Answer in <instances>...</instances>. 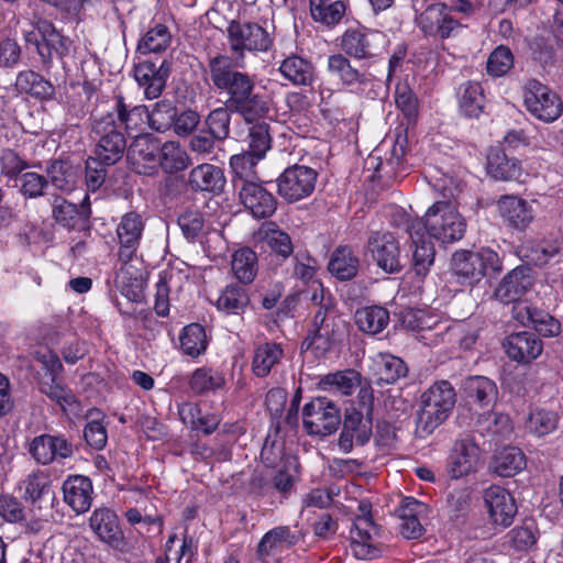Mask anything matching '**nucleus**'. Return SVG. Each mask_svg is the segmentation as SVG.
<instances>
[{
    "label": "nucleus",
    "mask_w": 563,
    "mask_h": 563,
    "mask_svg": "<svg viewBox=\"0 0 563 563\" xmlns=\"http://www.w3.org/2000/svg\"><path fill=\"white\" fill-rule=\"evenodd\" d=\"M382 537L380 528L372 518H356L351 529V550L354 556L360 560L379 558L385 550Z\"/></svg>",
    "instance_id": "obj_12"
},
{
    "label": "nucleus",
    "mask_w": 563,
    "mask_h": 563,
    "mask_svg": "<svg viewBox=\"0 0 563 563\" xmlns=\"http://www.w3.org/2000/svg\"><path fill=\"white\" fill-rule=\"evenodd\" d=\"M52 207V217L55 222L69 230L82 227L88 218V214L80 211L76 203L62 197H56Z\"/></svg>",
    "instance_id": "obj_45"
},
{
    "label": "nucleus",
    "mask_w": 563,
    "mask_h": 563,
    "mask_svg": "<svg viewBox=\"0 0 563 563\" xmlns=\"http://www.w3.org/2000/svg\"><path fill=\"white\" fill-rule=\"evenodd\" d=\"M179 341L181 351L191 357H198L205 353L208 345L205 328L199 323L185 327Z\"/></svg>",
    "instance_id": "obj_52"
},
{
    "label": "nucleus",
    "mask_w": 563,
    "mask_h": 563,
    "mask_svg": "<svg viewBox=\"0 0 563 563\" xmlns=\"http://www.w3.org/2000/svg\"><path fill=\"white\" fill-rule=\"evenodd\" d=\"M485 505L492 522L503 528L509 527L517 514L515 498L505 488L492 485L484 493Z\"/></svg>",
    "instance_id": "obj_20"
},
{
    "label": "nucleus",
    "mask_w": 563,
    "mask_h": 563,
    "mask_svg": "<svg viewBox=\"0 0 563 563\" xmlns=\"http://www.w3.org/2000/svg\"><path fill=\"white\" fill-rule=\"evenodd\" d=\"M526 466V456L520 449L507 446L500 450L490 463L494 473L501 477H511Z\"/></svg>",
    "instance_id": "obj_39"
},
{
    "label": "nucleus",
    "mask_w": 563,
    "mask_h": 563,
    "mask_svg": "<svg viewBox=\"0 0 563 563\" xmlns=\"http://www.w3.org/2000/svg\"><path fill=\"white\" fill-rule=\"evenodd\" d=\"M208 70L213 87L225 92L224 106L216 108L206 118L209 133L223 141L230 134L231 114L240 115L245 123L267 119L272 101L265 93L256 91L255 76L234 69L233 60L225 54L208 59Z\"/></svg>",
    "instance_id": "obj_1"
},
{
    "label": "nucleus",
    "mask_w": 563,
    "mask_h": 563,
    "mask_svg": "<svg viewBox=\"0 0 563 563\" xmlns=\"http://www.w3.org/2000/svg\"><path fill=\"white\" fill-rule=\"evenodd\" d=\"M279 74L298 87H311L316 79V67L313 63L298 54H291L284 58L278 67Z\"/></svg>",
    "instance_id": "obj_28"
},
{
    "label": "nucleus",
    "mask_w": 563,
    "mask_h": 563,
    "mask_svg": "<svg viewBox=\"0 0 563 563\" xmlns=\"http://www.w3.org/2000/svg\"><path fill=\"white\" fill-rule=\"evenodd\" d=\"M26 45H33L45 67H51L54 55L60 59L68 55L71 41L64 36L52 22L40 20L23 32Z\"/></svg>",
    "instance_id": "obj_6"
},
{
    "label": "nucleus",
    "mask_w": 563,
    "mask_h": 563,
    "mask_svg": "<svg viewBox=\"0 0 563 563\" xmlns=\"http://www.w3.org/2000/svg\"><path fill=\"white\" fill-rule=\"evenodd\" d=\"M175 115L176 107L170 101L161 100L150 111L148 124L152 129L162 133L173 128Z\"/></svg>",
    "instance_id": "obj_62"
},
{
    "label": "nucleus",
    "mask_w": 563,
    "mask_h": 563,
    "mask_svg": "<svg viewBox=\"0 0 563 563\" xmlns=\"http://www.w3.org/2000/svg\"><path fill=\"white\" fill-rule=\"evenodd\" d=\"M261 241L272 251V253L287 258L292 254L294 245L290 235L280 230L275 223H267L260 229Z\"/></svg>",
    "instance_id": "obj_44"
},
{
    "label": "nucleus",
    "mask_w": 563,
    "mask_h": 563,
    "mask_svg": "<svg viewBox=\"0 0 563 563\" xmlns=\"http://www.w3.org/2000/svg\"><path fill=\"white\" fill-rule=\"evenodd\" d=\"M420 221L422 231L426 230L431 238L442 243H454L461 240L466 230L464 218L448 201L433 203Z\"/></svg>",
    "instance_id": "obj_3"
},
{
    "label": "nucleus",
    "mask_w": 563,
    "mask_h": 563,
    "mask_svg": "<svg viewBox=\"0 0 563 563\" xmlns=\"http://www.w3.org/2000/svg\"><path fill=\"white\" fill-rule=\"evenodd\" d=\"M514 66V56L511 51L506 46L495 48L487 60V73L494 77L506 75Z\"/></svg>",
    "instance_id": "obj_64"
},
{
    "label": "nucleus",
    "mask_w": 563,
    "mask_h": 563,
    "mask_svg": "<svg viewBox=\"0 0 563 563\" xmlns=\"http://www.w3.org/2000/svg\"><path fill=\"white\" fill-rule=\"evenodd\" d=\"M372 435V417L364 416V413L355 408L345 410L343 419V429L340 434L338 445L339 448L349 453L352 451L354 444L364 445L368 442Z\"/></svg>",
    "instance_id": "obj_19"
},
{
    "label": "nucleus",
    "mask_w": 563,
    "mask_h": 563,
    "mask_svg": "<svg viewBox=\"0 0 563 563\" xmlns=\"http://www.w3.org/2000/svg\"><path fill=\"white\" fill-rule=\"evenodd\" d=\"M317 172L305 165H292L277 178V192L288 202H297L309 197L316 187Z\"/></svg>",
    "instance_id": "obj_10"
},
{
    "label": "nucleus",
    "mask_w": 563,
    "mask_h": 563,
    "mask_svg": "<svg viewBox=\"0 0 563 563\" xmlns=\"http://www.w3.org/2000/svg\"><path fill=\"white\" fill-rule=\"evenodd\" d=\"M265 120L266 119H262L257 122L251 123L252 126L249 132V152L261 159L264 158L266 152L271 148L272 142L269 125Z\"/></svg>",
    "instance_id": "obj_61"
},
{
    "label": "nucleus",
    "mask_w": 563,
    "mask_h": 563,
    "mask_svg": "<svg viewBox=\"0 0 563 563\" xmlns=\"http://www.w3.org/2000/svg\"><path fill=\"white\" fill-rule=\"evenodd\" d=\"M64 501L76 512L85 514L92 505V483L84 475H70L63 483Z\"/></svg>",
    "instance_id": "obj_27"
},
{
    "label": "nucleus",
    "mask_w": 563,
    "mask_h": 563,
    "mask_svg": "<svg viewBox=\"0 0 563 563\" xmlns=\"http://www.w3.org/2000/svg\"><path fill=\"white\" fill-rule=\"evenodd\" d=\"M407 231L415 245L413 269L417 275L423 277L434 262L435 251L433 243L424 238L421 221H412L408 225Z\"/></svg>",
    "instance_id": "obj_30"
},
{
    "label": "nucleus",
    "mask_w": 563,
    "mask_h": 563,
    "mask_svg": "<svg viewBox=\"0 0 563 563\" xmlns=\"http://www.w3.org/2000/svg\"><path fill=\"white\" fill-rule=\"evenodd\" d=\"M227 184L222 168L203 163L194 167L188 175V185L195 191H207L220 195Z\"/></svg>",
    "instance_id": "obj_29"
},
{
    "label": "nucleus",
    "mask_w": 563,
    "mask_h": 563,
    "mask_svg": "<svg viewBox=\"0 0 563 563\" xmlns=\"http://www.w3.org/2000/svg\"><path fill=\"white\" fill-rule=\"evenodd\" d=\"M51 481L44 471H34L30 473L21 483L20 489L23 490L24 500L32 504L41 500L49 493Z\"/></svg>",
    "instance_id": "obj_56"
},
{
    "label": "nucleus",
    "mask_w": 563,
    "mask_h": 563,
    "mask_svg": "<svg viewBox=\"0 0 563 563\" xmlns=\"http://www.w3.org/2000/svg\"><path fill=\"white\" fill-rule=\"evenodd\" d=\"M189 386L197 395L216 393L225 386V377L221 372L211 367H200L192 373Z\"/></svg>",
    "instance_id": "obj_48"
},
{
    "label": "nucleus",
    "mask_w": 563,
    "mask_h": 563,
    "mask_svg": "<svg viewBox=\"0 0 563 563\" xmlns=\"http://www.w3.org/2000/svg\"><path fill=\"white\" fill-rule=\"evenodd\" d=\"M361 384V375L354 369L338 371L321 377L319 386L323 390L350 396Z\"/></svg>",
    "instance_id": "obj_41"
},
{
    "label": "nucleus",
    "mask_w": 563,
    "mask_h": 563,
    "mask_svg": "<svg viewBox=\"0 0 563 563\" xmlns=\"http://www.w3.org/2000/svg\"><path fill=\"white\" fill-rule=\"evenodd\" d=\"M340 320L333 310L318 309L313 317V332L303 344L311 347L318 355H323L332 347L340 335Z\"/></svg>",
    "instance_id": "obj_15"
},
{
    "label": "nucleus",
    "mask_w": 563,
    "mask_h": 563,
    "mask_svg": "<svg viewBox=\"0 0 563 563\" xmlns=\"http://www.w3.org/2000/svg\"><path fill=\"white\" fill-rule=\"evenodd\" d=\"M250 302L246 289L239 284L228 285L217 300L219 310L227 313L240 314Z\"/></svg>",
    "instance_id": "obj_51"
},
{
    "label": "nucleus",
    "mask_w": 563,
    "mask_h": 563,
    "mask_svg": "<svg viewBox=\"0 0 563 563\" xmlns=\"http://www.w3.org/2000/svg\"><path fill=\"white\" fill-rule=\"evenodd\" d=\"M558 423L559 416L556 412L536 409L529 413L526 420V429L537 437H543L556 430Z\"/></svg>",
    "instance_id": "obj_59"
},
{
    "label": "nucleus",
    "mask_w": 563,
    "mask_h": 563,
    "mask_svg": "<svg viewBox=\"0 0 563 563\" xmlns=\"http://www.w3.org/2000/svg\"><path fill=\"white\" fill-rule=\"evenodd\" d=\"M228 43L234 57L233 67L242 66L245 52H267L273 38L260 24L254 22L231 21L227 27Z\"/></svg>",
    "instance_id": "obj_5"
},
{
    "label": "nucleus",
    "mask_w": 563,
    "mask_h": 563,
    "mask_svg": "<svg viewBox=\"0 0 563 563\" xmlns=\"http://www.w3.org/2000/svg\"><path fill=\"white\" fill-rule=\"evenodd\" d=\"M487 173L496 180H518L522 168L518 159L508 157L500 148H493L487 155Z\"/></svg>",
    "instance_id": "obj_33"
},
{
    "label": "nucleus",
    "mask_w": 563,
    "mask_h": 563,
    "mask_svg": "<svg viewBox=\"0 0 563 563\" xmlns=\"http://www.w3.org/2000/svg\"><path fill=\"white\" fill-rule=\"evenodd\" d=\"M456 402V394L448 380L431 385L421 395V407L417 418V431L431 434L451 415Z\"/></svg>",
    "instance_id": "obj_2"
},
{
    "label": "nucleus",
    "mask_w": 563,
    "mask_h": 563,
    "mask_svg": "<svg viewBox=\"0 0 563 563\" xmlns=\"http://www.w3.org/2000/svg\"><path fill=\"white\" fill-rule=\"evenodd\" d=\"M395 103L408 125H413L419 117V101L407 82H398L395 89Z\"/></svg>",
    "instance_id": "obj_54"
},
{
    "label": "nucleus",
    "mask_w": 563,
    "mask_h": 563,
    "mask_svg": "<svg viewBox=\"0 0 563 563\" xmlns=\"http://www.w3.org/2000/svg\"><path fill=\"white\" fill-rule=\"evenodd\" d=\"M114 111L126 131L141 130L146 122L148 123L150 111L145 106L131 107L122 96L115 98Z\"/></svg>",
    "instance_id": "obj_47"
},
{
    "label": "nucleus",
    "mask_w": 563,
    "mask_h": 563,
    "mask_svg": "<svg viewBox=\"0 0 563 563\" xmlns=\"http://www.w3.org/2000/svg\"><path fill=\"white\" fill-rule=\"evenodd\" d=\"M452 268L457 276L464 278L470 284L483 278L477 252L465 250L455 252L452 257Z\"/></svg>",
    "instance_id": "obj_49"
},
{
    "label": "nucleus",
    "mask_w": 563,
    "mask_h": 563,
    "mask_svg": "<svg viewBox=\"0 0 563 563\" xmlns=\"http://www.w3.org/2000/svg\"><path fill=\"white\" fill-rule=\"evenodd\" d=\"M14 87L20 93L30 95L36 99H52L55 88L51 81L34 70L26 69L18 74Z\"/></svg>",
    "instance_id": "obj_35"
},
{
    "label": "nucleus",
    "mask_w": 563,
    "mask_h": 563,
    "mask_svg": "<svg viewBox=\"0 0 563 563\" xmlns=\"http://www.w3.org/2000/svg\"><path fill=\"white\" fill-rule=\"evenodd\" d=\"M298 541V537L291 533L289 527L279 526L267 531L257 545V558L262 562L271 556L276 550L284 547L291 548Z\"/></svg>",
    "instance_id": "obj_36"
},
{
    "label": "nucleus",
    "mask_w": 563,
    "mask_h": 563,
    "mask_svg": "<svg viewBox=\"0 0 563 563\" xmlns=\"http://www.w3.org/2000/svg\"><path fill=\"white\" fill-rule=\"evenodd\" d=\"M522 98L526 110L544 123L556 121L563 113L561 97L538 79L529 78L525 81Z\"/></svg>",
    "instance_id": "obj_7"
},
{
    "label": "nucleus",
    "mask_w": 563,
    "mask_h": 563,
    "mask_svg": "<svg viewBox=\"0 0 563 563\" xmlns=\"http://www.w3.org/2000/svg\"><path fill=\"white\" fill-rule=\"evenodd\" d=\"M497 209L504 222L515 230H526L534 219L530 203L517 196H501Z\"/></svg>",
    "instance_id": "obj_25"
},
{
    "label": "nucleus",
    "mask_w": 563,
    "mask_h": 563,
    "mask_svg": "<svg viewBox=\"0 0 563 563\" xmlns=\"http://www.w3.org/2000/svg\"><path fill=\"white\" fill-rule=\"evenodd\" d=\"M29 453L37 464L49 465L73 456V444L62 435L40 434L29 443Z\"/></svg>",
    "instance_id": "obj_18"
},
{
    "label": "nucleus",
    "mask_w": 563,
    "mask_h": 563,
    "mask_svg": "<svg viewBox=\"0 0 563 563\" xmlns=\"http://www.w3.org/2000/svg\"><path fill=\"white\" fill-rule=\"evenodd\" d=\"M418 27L427 36H438L442 40L454 35L462 24L452 15V9L444 3L428 5L417 18Z\"/></svg>",
    "instance_id": "obj_14"
},
{
    "label": "nucleus",
    "mask_w": 563,
    "mask_h": 563,
    "mask_svg": "<svg viewBox=\"0 0 563 563\" xmlns=\"http://www.w3.org/2000/svg\"><path fill=\"white\" fill-rule=\"evenodd\" d=\"M365 251L385 273L395 274L402 269L400 243L391 232H371Z\"/></svg>",
    "instance_id": "obj_11"
},
{
    "label": "nucleus",
    "mask_w": 563,
    "mask_h": 563,
    "mask_svg": "<svg viewBox=\"0 0 563 563\" xmlns=\"http://www.w3.org/2000/svg\"><path fill=\"white\" fill-rule=\"evenodd\" d=\"M178 413L185 424L205 434H211L220 423L218 416L212 413L202 415L199 406L192 402L183 404L179 407Z\"/></svg>",
    "instance_id": "obj_40"
},
{
    "label": "nucleus",
    "mask_w": 563,
    "mask_h": 563,
    "mask_svg": "<svg viewBox=\"0 0 563 563\" xmlns=\"http://www.w3.org/2000/svg\"><path fill=\"white\" fill-rule=\"evenodd\" d=\"M235 189L239 202L254 219H267L276 212L277 199L263 181H243Z\"/></svg>",
    "instance_id": "obj_13"
},
{
    "label": "nucleus",
    "mask_w": 563,
    "mask_h": 563,
    "mask_svg": "<svg viewBox=\"0 0 563 563\" xmlns=\"http://www.w3.org/2000/svg\"><path fill=\"white\" fill-rule=\"evenodd\" d=\"M284 351L280 344L266 342L258 345L252 361L253 373L257 377H266L272 368L280 362Z\"/></svg>",
    "instance_id": "obj_43"
},
{
    "label": "nucleus",
    "mask_w": 563,
    "mask_h": 563,
    "mask_svg": "<svg viewBox=\"0 0 563 563\" xmlns=\"http://www.w3.org/2000/svg\"><path fill=\"white\" fill-rule=\"evenodd\" d=\"M91 137L96 142L95 156L103 159L107 165H114L122 158L126 140L113 112L92 115Z\"/></svg>",
    "instance_id": "obj_4"
},
{
    "label": "nucleus",
    "mask_w": 563,
    "mask_h": 563,
    "mask_svg": "<svg viewBox=\"0 0 563 563\" xmlns=\"http://www.w3.org/2000/svg\"><path fill=\"white\" fill-rule=\"evenodd\" d=\"M460 110L465 117L477 118L484 108L485 96L482 86L475 81H467L460 86L457 91Z\"/></svg>",
    "instance_id": "obj_42"
},
{
    "label": "nucleus",
    "mask_w": 563,
    "mask_h": 563,
    "mask_svg": "<svg viewBox=\"0 0 563 563\" xmlns=\"http://www.w3.org/2000/svg\"><path fill=\"white\" fill-rule=\"evenodd\" d=\"M345 10L346 7L343 1L310 0L312 19L328 26L338 24L342 20Z\"/></svg>",
    "instance_id": "obj_53"
},
{
    "label": "nucleus",
    "mask_w": 563,
    "mask_h": 563,
    "mask_svg": "<svg viewBox=\"0 0 563 563\" xmlns=\"http://www.w3.org/2000/svg\"><path fill=\"white\" fill-rule=\"evenodd\" d=\"M481 450L471 440H460L454 444L448 472L452 478H460L475 472L479 464Z\"/></svg>",
    "instance_id": "obj_26"
},
{
    "label": "nucleus",
    "mask_w": 563,
    "mask_h": 563,
    "mask_svg": "<svg viewBox=\"0 0 563 563\" xmlns=\"http://www.w3.org/2000/svg\"><path fill=\"white\" fill-rule=\"evenodd\" d=\"M302 421L309 434L327 437L338 430L341 423L340 410L325 397H317L305 405Z\"/></svg>",
    "instance_id": "obj_9"
},
{
    "label": "nucleus",
    "mask_w": 563,
    "mask_h": 563,
    "mask_svg": "<svg viewBox=\"0 0 563 563\" xmlns=\"http://www.w3.org/2000/svg\"><path fill=\"white\" fill-rule=\"evenodd\" d=\"M261 161L249 151L235 154L230 158V167L234 174L233 186L241 185L243 181H253L255 176V166Z\"/></svg>",
    "instance_id": "obj_60"
},
{
    "label": "nucleus",
    "mask_w": 563,
    "mask_h": 563,
    "mask_svg": "<svg viewBox=\"0 0 563 563\" xmlns=\"http://www.w3.org/2000/svg\"><path fill=\"white\" fill-rule=\"evenodd\" d=\"M327 69L331 75L338 77L343 86L357 92H363L366 87L372 85L369 76L355 68L347 55L341 53L330 55Z\"/></svg>",
    "instance_id": "obj_24"
},
{
    "label": "nucleus",
    "mask_w": 563,
    "mask_h": 563,
    "mask_svg": "<svg viewBox=\"0 0 563 563\" xmlns=\"http://www.w3.org/2000/svg\"><path fill=\"white\" fill-rule=\"evenodd\" d=\"M38 387L42 394L57 402L63 410L76 404V396L67 386L57 379V375H53L46 379L41 378Z\"/></svg>",
    "instance_id": "obj_57"
},
{
    "label": "nucleus",
    "mask_w": 563,
    "mask_h": 563,
    "mask_svg": "<svg viewBox=\"0 0 563 563\" xmlns=\"http://www.w3.org/2000/svg\"><path fill=\"white\" fill-rule=\"evenodd\" d=\"M231 268L241 283H252L258 268L256 253L250 247L235 251L232 256Z\"/></svg>",
    "instance_id": "obj_50"
},
{
    "label": "nucleus",
    "mask_w": 563,
    "mask_h": 563,
    "mask_svg": "<svg viewBox=\"0 0 563 563\" xmlns=\"http://www.w3.org/2000/svg\"><path fill=\"white\" fill-rule=\"evenodd\" d=\"M191 164V159L186 148L179 142L166 141L161 144L158 153L157 166L165 174H177L187 169Z\"/></svg>",
    "instance_id": "obj_34"
},
{
    "label": "nucleus",
    "mask_w": 563,
    "mask_h": 563,
    "mask_svg": "<svg viewBox=\"0 0 563 563\" xmlns=\"http://www.w3.org/2000/svg\"><path fill=\"white\" fill-rule=\"evenodd\" d=\"M386 35L364 26L350 27L341 36L340 46L354 59H371L382 55L387 46Z\"/></svg>",
    "instance_id": "obj_8"
},
{
    "label": "nucleus",
    "mask_w": 563,
    "mask_h": 563,
    "mask_svg": "<svg viewBox=\"0 0 563 563\" xmlns=\"http://www.w3.org/2000/svg\"><path fill=\"white\" fill-rule=\"evenodd\" d=\"M172 42L168 27L164 24H156L148 30L137 44V52L141 54L161 53L166 51Z\"/></svg>",
    "instance_id": "obj_55"
},
{
    "label": "nucleus",
    "mask_w": 563,
    "mask_h": 563,
    "mask_svg": "<svg viewBox=\"0 0 563 563\" xmlns=\"http://www.w3.org/2000/svg\"><path fill=\"white\" fill-rule=\"evenodd\" d=\"M508 542L517 551H527L537 542V527L533 520H525L521 526L511 529L508 534Z\"/></svg>",
    "instance_id": "obj_63"
},
{
    "label": "nucleus",
    "mask_w": 563,
    "mask_h": 563,
    "mask_svg": "<svg viewBox=\"0 0 563 563\" xmlns=\"http://www.w3.org/2000/svg\"><path fill=\"white\" fill-rule=\"evenodd\" d=\"M159 150L161 144L156 137L151 134H140L132 142L130 154L139 162L157 164Z\"/></svg>",
    "instance_id": "obj_58"
},
{
    "label": "nucleus",
    "mask_w": 563,
    "mask_h": 563,
    "mask_svg": "<svg viewBox=\"0 0 563 563\" xmlns=\"http://www.w3.org/2000/svg\"><path fill=\"white\" fill-rule=\"evenodd\" d=\"M51 184L62 190L71 191L79 179V169L67 161H54L46 169Z\"/></svg>",
    "instance_id": "obj_46"
},
{
    "label": "nucleus",
    "mask_w": 563,
    "mask_h": 563,
    "mask_svg": "<svg viewBox=\"0 0 563 563\" xmlns=\"http://www.w3.org/2000/svg\"><path fill=\"white\" fill-rule=\"evenodd\" d=\"M506 354L518 363H530L539 357L543 351V342L537 334L529 331L516 332L507 335L503 341Z\"/></svg>",
    "instance_id": "obj_23"
},
{
    "label": "nucleus",
    "mask_w": 563,
    "mask_h": 563,
    "mask_svg": "<svg viewBox=\"0 0 563 563\" xmlns=\"http://www.w3.org/2000/svg\"><path fill=\"white\" fill-rule=\"evenodd\" d=\"M534 283L533 269L528 265H519L503 277L494 296L503 303L516 302L532 290Z\"/></svg>",
    "instance_id": "obj_17"
},
{
    "label": "nucleus",
    "mask_w": 563,
    "mask_h": 563,
    "mask_svg": "<svg viewBox=\"0 0 563 563\" xmlns=\"http://www.w3.org/2000/svg\"><path fill=\"white\" fill-rule=\"evenodd\" d=\"M360 268V260L349 246L336 247L329 261L328 269L340 280L354 278Z\"/></svg>",
    "instance_id": "obj_37"
},
{
    "label": "nucleus",
    "mask_w": 563,
    "mask_h": 563,
    "mask_svg": "<svg viewBox=\"0 0 563 563\" xmlns=\"http://www.w3.org/2000/svg\"><path fill=\"white\" fill-rule=\"evenodd\" d=\"M354 319L362 332L375 335L388 325L389 312L382 306H369L357 309Z\"/></svg>",
    "instance_id": "obj_38"
},
{
    "label": "nucleus",
    "mask_w": 563,
    "mask_h": 563,
    "mask_svg": "<svg viewBox=\"0 0 563 563\" xmlns=\"http://www.w3.org/2000/svg\"><path fill=\"white\" fill-rule=\"evenodd\" d=\"M144 228L145 221L136 211H129L121 217L115 233L119 244L118 257L123 264L136 255Z\"/></svg>",
    "instance_id": "obj_16"
},
{
    "label": "nucleus",
    "mask_w": 563,
    "mask_h": 563,
    "mask_svg": "<svg viewBox=\"0 0 563 563\" xmlns=\"http://www.w3.org/2000/svg\"><path fill=\"white\" fill-rule=\"evenodd\" d=\"M169 74L170 63L166 59L159 66L152 62H143L134 67V78L147 99H156L162 95Z\"/></svg>",
    "instance_id": "obj_21"
},
{
    "label": "nucleus",
    "mask_w": 563,
    "mask_h": 563,
    "mask_svg": "<svg viewBox=\"0 0 563 563\" xmlns=\"http://www.w3.org/2000/svg\"><path fill=\"white\" fill-rule=\"evenodd\" d=\"M467 399L481 408L493 407L498 397V388L494 380L485 376H471L463 383Z\"/></svg>",
    "instance_id": "obj_31"
},
{
    "label": "nucleus",
    "mask_w": 563,
    "mask_h": 563,
    "mask_svg": "<svg viewBox=\"0 0 563 563\" xmlns=\"http://www.w3.org/2000/svg\"><path fill=\"white\" fill-rule=\"evenodd\" d=\"M89 525L97 537L115 550H123L125 540L119 518L109 508L96 509L89 519Z\"/></svg>",
    "instance_id": "obj_22"
},
{
    "label": "nucleus",
    "mask_w": 563,
    "mask_h": 563,
    "mask_svg": "<svg viewBox=\"0 0 563 563\" xmlns=\"http://www.w3.org/2000/svg\"><path fill=\"white\" fill-rule=\"evenodd\" d=\"M372 371L377 385L395 384L399 378L407 375L405 362L386 353H379L373 358Z\"/></svg>",
    "instance_id": "obj_32"
}]
</instances>
